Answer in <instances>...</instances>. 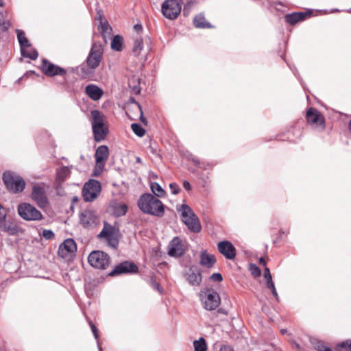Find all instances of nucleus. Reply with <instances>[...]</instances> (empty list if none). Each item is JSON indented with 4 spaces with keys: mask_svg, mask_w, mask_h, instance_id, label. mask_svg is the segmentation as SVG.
I'll return each instance as SVG.
<instances>
[{
    "mask_svg": "<svg viewBox=\"0 0 351 351\" xmlns=\"http://www.w3.org/2000/svg\"><path fill=\"white\" fill-rule=\"evenodd\" d=\"M16 33L21 49H23L24 47L29 48L30 43L28 39L26 38L25 32L22 30L17 29Z\"/></svg>",
    "mask_w": 351,
    "mask_h": 351,
    "instance_id": "obj_29",
    "label": "nucleus"
},
{
    "mask_svg": "<svg viewBox=\"0 0 351 351\" xmlns=\"http://www.w3.org/2000/svg\"><path fill=\"white\" fill-rule=\"evenodd\" d=\"M98 347H99V351H101V348L99 346V344H98Z\"/></svg>",
    "mask_w": 351,
    "mask_h": 351,
    "instance_id": "obj_57",
    "label": "nucleus"
},
{
    "mask_svg": "<svg viewBox=\"0 0 351 351\" xmlns=\"http://www.w3.org/2000/svg\"><path fill=\"white\" fill-rule=\"evenodd\" d=\"M210 279L212 281L219 282L223 280V277L222 275L219 273H214L210 276Z\"/></svg>",
    "mask_w": 351,
    "mask_h": 351,
    "instance_id": "obj_44",
    "label": "nucleus"
},
{
    "mask_svg": "<svg viewBox=\"0 0 351 351\" xmlns=\"http://www.w3.org/2000/svg\"><path fill=\"white\" fill-rule=\"evenodd\" d=\"M307 123L313 128L324 130L325 129V119L316 108H309L306 111Z\"/></svg>",
    "mask_w": 351,
    "mask_h": 351,
    "instance_id": "obj_13",
    "label": "nucleus"
},
{
    "mask_svg": "<svg viewBox=\"0 0 351 351\" xmlns=\"http://www.w3.org/2000/svg\"><path fill=\"white\" fill-rule=\"evenodd\" d=\"M201 295L204 307L208 311L216 309L221 303L219 293L213 289H207Z\"/></svg>",
    "mask_w": 351,
    "mask_h": 351,
    "instance_id": "obj_11",
    "label": "nucleus"
},
{
    "mask_svg": "<svg viewBox=\"0 0 351 351\" xmlns=\"http://www.w3.org/2000/svg\"><path fill=\"white\" fill-rule=\"evenodd\" d=\"M183 186L186 191H190L191 189V185L189 181H184Z\"/></svg>",
    "mask_w": 351,
    "mask_h": 351,
    "instance_id": "obj_50",
    "label": "nucleus"
},
{
    "mask_svg": "<svg viewBox=\"0 0 351 351\" xmlns=\"http://www.w3.org/2000/svg\"><path fill=\"white\" fill-rule=\"evenodd\" d=\"M49 188V186L43 182L36 183L32 186L30 197L40 208H45L49 204L47 195Z\"/></svg>",
    "mask_w": 351,
    "mask_h": 351,
    "instance_id": "obj_5",
    "label": "nucleus"
},
{
    "mask_svg": "<svg viewBox=\"0 0 351 351\" xmlns=\"http://www.w3.org/2000/svg\"><path fill=\"white\" fill-rule=\"evenodd\" d=\"M259 263L263 265H265V264H266V262L263 258H261L259 259Z\"/></svg>",
    "mask_w": 351,
    "mask_h": 351,
    "instance_id": "obj_52",
    "label": "nucleus"
},
{
    "mask_svg": "<svg viewBox=\"0 0 351 351\" xmlns=\"http://www.w3.org/2000/svg\"><path fill=\"white\" fill-rule=\"evenodd\" d=\"M117 232L115 227L104 222V228L97 237L101 239H104L109 246L115 248L119 243Z\"/></svg>",
    "mask_w": 351,
    "mask_h": 351,
    "instance_id": "obj_8",
    "label": "nucleus"
},
{
    "mask_svg": "<svg viewBox=\"0 0 351 351\" xmlns=\"http://www.w3.org/2000/svg\"><path fill=\"white\" fill-rule=\"evenodd\" d=\"M9 21L4 20L3 14L0 11V27H1L3 31H5L9 28Z\"/></svg>",
    "mask_w": 351,
    "mask_h": 351,
    "instance_id": "obj_39",
    "label": "nucleus"
},
{
    "mask_svg": "<svg viewBox=\"0 0 351 351\" xmlns=\"http://www.w3.org/2000/svg\"><path fill=\"white\" fill-rule=\"evenodd\" d=\"M307 14L305 12H295L285 16V21L290 25H294L298 22L304 20Z\"/></svg>",
    "mask_w": 351,
    "mask_h": 351,
    "instance_id": "obj_25",
    "label": "nucleus"
},
{
    "mask_svg": "<svg viewBox=\"0 0 351 351\" xmlns=\"http://www.w3.org/2000/svg\"><path fill=\"white\" fill-rule=\"evenodd\" d=\"M3 180L7 189L13 193L23 192L26 185L24 179L14 172H4L3 173Z\"/></svg>",
    "mask_w": 351,
    "mask_h": 351,
    "instance_id": "obj_4",
    "label": "nucleus"
},
{
    "mask_svg": "<svg viewBox=\"0 0 351 351\" xmlns=\"http://www.w3.org/2000/svg\"><path fill=\"white\" fill-rule=\"evenodd\" d=\"M349 128L351 130V119H350V124H349Z\"/></svg>",
    "mask_w": 351,
    "mask_h": 351,
    "instance_id": "obj_56",
    "label": "nucleus"
},
{
    "mask_svg": "<svg viewBox=\"0 0 351 351\" xmlns=\"http://www.w3.org/2000/svg\"><path fill=\"white\" fill-rule=\"evenodd\" d=\"M42 235L47 240L52 239L55 237L53 232L51 230H44Z\"/></svg>",
    "mask_w": 351,
    "mask_h": 351,
    "instance_id": "obj_41",
    "label": "nucleus"
},
{
    "mask_svg": "<svg viewBox=\"0 0 351 351\" xmlns=\"http://www.w3.org/2000/svg\"><path fill=\"white\" fill-rule=\"evenodd\" d=\"M131 128L133 132L139 137L143 136L145 134V129L138 123H132L131 125Z\"/></svg>",
    "mask_w": 351,
    "mask_h": 351,
    "instance_id": "obj_36",
    "label": "nucleus"
},
{
    "mask_svg": "<svg viewBox=\"0 0 351 351\" xmlns=\"http://www.w3.org/2000/svg\"><path fill=\"white\" fill-rule=\"evenodd\" d=\"M132 102L134 104V108H136V110H137L139 112H140V120L141 121L144 123V124H147V120L143 116V110H142V108L141 106V105L136 102L134 99H132Z\"/></svg>",
    "mask_w": 351,
    "mask_h": 351,
    "instance_id": "obj_38",
    "label": "nucleus"
},
{
    "mask_svg": "<svg viewBox=\"0 0 351 351\" xmlns=\"http://www.w3.org/2000/svg\"><path fill=\"white\" fill-rule=\"evenodd\" d=\"M101 192V184L96 180H90L82 189V196L85 202L93 201Z\"/></svg>",
    "mask_w": 351,
    "mask_h": 351,
    "instance_id": "obj_12",
    "label": "nucleus"
},
{
    "mask_svg": "<svg viewBox=\"0 0 351 351\" xmlns=\"http://www.w3.org/2000/svg\"><path fill=\"white\" fill-rule=\"evenodd\" d=\"M195 351H206L207 345L204 337H200L198 340L193 341Z\"/></svg>",
    "mask_w": 351,
    "mask_h": 351,
    "instance_id": "obj_33",
    "label": "nucleus"
},
{
    "mask_svg": "<svg viewBox=\"0 0 351 351\" xmlns=\"http://www.w3.org/2000/svg\"><path fill=\"white\" fill-rule=\"evenodd\" d=\"M90 116V121L94 140L96 142H101L106 138L109 133L108 121L104 113L98 110H91Z\"/></svg>",
    "mask_w": 351,
    "mask_h": 351,
    "instance_id": "obj_1",
    "label": "nucleus"
},
{
    "mask_svg": "<svg viewBox=\"0 0 351 351\" xmlns=\"http://www.w3.org/2000/svg\"><path fill=\"white\" fill-rule=\"evenodd\" d=\"M136 162H141V158H136Z\"/></svg>",
    "mask_w": 351,
    "mask_h": 351,
    "instance_id": "obj_55",
    "label": "nucleus"
},
{
    "mask_svg": "<svg viewBox=\"0 0 351 351\" xmlns=\"http://www.w3.org/2000/svg\"><path fill=\"white\" fill-rule=\"evenodd\" d=\"M155 289H156L158 291H160V285L158 283H156L154 285Z\"/></svg>",
    "mask_w": 351,
    "mask_h": 351,
    "instance_id": "obj_53",
    "label": "nucleus"
},
{
    "mask_svg": "<svg viewBox=\"0 0 351 351\" xmlns=\"http://www.w3.org/2000/svg\"><path fill=\"white\" fill-rule=\"evenodd\" d=\"M19 216L26 221H40L43 215L36 207L29 203H21L17 207Z\"/></svg>",
    "mask_w": 351,
    "mask_h": 351,
    "instance_id": "obj_6",
    "label": "nucleus"
},
{
    "mask_svg": "<svg viewBox=\"0 0 351 351\" xmlns=\"http://www.w3.org/2000/svg\"><path fill=\"white\" fill-rule=\"evenodd\" d=\"M77 251V245L73 239H67L62 243L58 248V255L63 258L72 257Z\"/></svg>",
    "mask_w": 351,
    "mask_h": 351,
    "instance_id": "obj_15",
    "label": "nucleus"
},
{
    "mask_svg": "<svg viewBox=\"0 0 351 351\" xmlns=\"http://www.w3.org/2000/svg\"><path fill=\"white\" fill-rule=\"evenodd\" d=\"M123 37L116 35L113 37L111 42V48L116 51H121L123 49Z\"/></svg>",
    "mask_w": 351,
    "mask_h": 351,
    "instance_id": "obj_30",
    "label": "nucleus"
},
{
    "mask_svg": "<svg viewBox=\"0 0 351 351\" xmlns=\"http://www.w3.org/2000/svg\"><path fill=\"white\" fill-rule=\"evenodd\" d=\"M3 5V2L2 0H0V6L2 7Z\"/></svg>",
    "mask_w": 351,
    "mask_h": 351,
    "instance_id": "obj_54",
    "label": "nucleus"
},
{
    "mask_svg": "<svg viewBox=\"0 0 351 351\" xmlns=\"http://www.w3.org/2000/svg\"><path fill=\"white\" fill-rule=\"evenodd\" d=\"M138 267L133 263L125 261L117 266L110 272L109 276H114L122 274L136 273Z\"/></svg>",
    "mask_w": 351,
    "mask_h": 351,
    "instance_id": "obj_17",
    "label": "nucleus"
},
{
    "mask_svg": "<svg viewBox=\"0 0 351 351\" xmlns=\"http://www.w3.org/2000/svg\"><path fill=\"white\" fill-rule=\"evenodd\" d=\"M109 156V149L106 145H100L95 152V158L97 166L104 168L105 162Z\"/></svg>",
    "mask_w": 351,
    "mask_h": 351,
    "instance_id": "obj_20",
    "label": "nucleus"
},
{
    "mask_svg": "<svg viewBox=\"0 0 351 351\" xmlns=\"http://www.w3.org/2000/svg\"><path fill=\"white\" fill-rule=\"evenodd\" d=\"M250 271H251V274L256 276V277H258L261 276V269H259L258 267H257L256 265L254 264H252L250 265Z\"/></svg>",
    "mask_w": 351,
    "mask_h": 351,
    "instance_id": "obj_40",
    "label": "nucleus"
},
{
    "mask_svg": "<svg viewBox=\"0 0 351 351\" xmlns=\"http://www.w3.org/2000/svg\"><path fill=\"white\" fill-rule=\"evenodd\" d=\"M80 223L84 228H92L98 221L95 211L93 210H84L80 215Z\"/></svg>",
    "mask_w": 351,
    "mask_h": 351,
    "instance_id": "obj_18",
    "label": "nucleus"
},
{
    "mask_svg": "<svg viewBox=\"0 0 351 351\" xmlns=\"http://www.w3.org/2000/svg\"><path fill=\"white\" fill-rule=\"evenodd\" d=\"M193 24L197 28H206L211 27L210 23L206 21V19L202 14H198L194 18Z\"/></svg>",
    "mask_w": 351,
    "mask_h": 351,
    "instance_id": "obj_28",
    "label": "nucleus"
},
{
    "mask_svg": "<svg viewBox=\"0 0 351 351\" xmlns=\"http://www.w3.org/2000/svg\"><path fill=\"white\" fill-rule=\"evenodd\" d=\"M85 93L94 101L99 100L104 94L103 90L95 84L87 85L85 88Z\"/></svg>",
    "mask_w": 351,
    "mask_h": 351,
    "instance_id": "obj_23",
    "label": "nucleus"
},
{
    "mask_svg": "<svg viewBox=\"0 0 351 351\" xmlns=\"http://www.w3.org/2000/svg\"><path fill=\"white\" fill-rule=\"evenodd\" d=\"M178 210L180 213L182 222L191 232L198 233L201 231L202 226L199 218L188 205H181Z\"/></svg>",
    "mask_w": 351,
    "mask_h": 351,
    "instance_id": "obj_3",
    "label": "nucleus"
},
{
    "mask_svg": "<svg viewBox=\"0 0 351 351\" xmlns=\"http://www.w3.org/2000/svg\"><path fill=\"white\" fill-rule=\"evenodd\" d=\"M192 4H193V2L190 1L186 5H184V10H183L184 16H186L189 15Z\"/></svg>",
    "mask_w": 351,
    "mask_h": 351,
    "instance_id": "obj_46",
    "label": "nucleus"
},
{
    "mask_svg": "<svg viewBox=\"0 0 351 351\" xmlns=\"http://www.w3.org/2000/svg\"><path fill=\"white\" fill-rule=\"evenodd\" d=\"M88 323H89L90 327L91 328V330L94 335L95 339H97L99 338V332H98V330H97L96 326H95V324L93 323V322L91 320H90L88 322Z\"/></svg>",
    "mask_w": 351,
    "mask_h": 351,
    "instance_id": "obj_45",
    "label": "nucleus"
},
{
    "mask_svg": "<svg viewBox=\"0 0 351 351\" xmlns=\"http://www.w3.org/2000/svg\"><path fill=\"white\" fill-rule=\"evenodd\" d=\"M217 248L219 252L227 259L232 260L236 256V249L230 241H220L217 244Z\"/></svg>",
    "mask_w": 351,
    "mask_h": 351,
    "instance_id": "obj_19",
    "label": "nucleus"
},
{
    "mask_svg": "<svg viewBox=\"0 0 351 351\" xmlns=\"http://www.w3.org/2000/svg\"><path fill=\"white\" fill-rule=\"evenodd\" d=\"M266 287L271 291L272 295L274 296L276 301H278L279 297L272 279L266 281Z\"/></svg>",
    "mask_w": 351,
    "mask_h": 351,
    "instance_id": "obj_37",
    "label": "nucleus"
},
{
    "mask_svg": "<svg viewBox=\"0 0 351 351\" xmlns=\"http://www.w3.org/2000/svg\"><path fill=\"white\" fill-rule=\"evenodd\" d=\"M150 188L155 195L158 197H162L165 195V192L158 183L152 182L151 184Z\"/></svg>",
    "mask_w": 351,
    "mask_h": 351,
    "instance_id": "obj_35",
    "label": "nucleus"
},
{
    "mask_svg": "<svg viewBox=\"0 0 351 351\" xmlns=\"http://www.w3.org/2000/svg\"><path fill=\"white\" fill-rule=\"evenodd\" d=\"M185 251L186 247L184 243L178 237H174L168 245V254L171 257H181Z\"/></svg>",
    "mask_w": 351,
    "mask_h": 351,
    "instance_id": "obj_16",
    "label": "nucleus"
},
{
    "mask_svg": "<svg viewBox=\"0 0 351 351\" xmlns=\"http://www.w3.org/2000/svg\"><path fill=\"white\" fill-rule=\"evenodd\" d=\"M187 280L193 286H198L202 282V274L199 269L191 267L186 274Z\"/></svg>",
    "mask_w": 351,
    "mask_h": 351,
    "instance_id": "obj_22",
    "label": "nucleus"
},
{
    "mask_svg": "<svg viewBox=\"0 0 351 351\" xmlns=\"http://www.w3.org/2000/svg\"><path fill=\"white\" fill-rule=\"evenodd\" d=\"M182 5L178 0H165L161 6V11L164 16L168 19L173 20L180 14Z\"/></svg>",
    "mask_w": 351,
    "mask_h": 351,
    "instance_id": "obj_7",
    "label": "nucleus"
},
{
    "mask_svg": "<svg viewBox=\"0 0 351 351\" xmlns=\"http://www.w3.org/2000/svg\"><path fill=\"white\" fill-rule=\"evenodd\" d=\"M216 263V258L214 255L209 254L206 250L202 251L200 255V264L206 267H212Z\"/></svg>",
    "mask_w": 351,
    "mask_h": 351,
    "instance_id": "obj_24",
    "label": "nucleus"
},
{
    "mask_svg": "<svg viewBox=\"0 0 351 351\" xmlns=\"http://www.w3.org/2000/svg\"><path fill=\"white\" fill-rule=\"evenodd\" d=\"M70 169L68 167H62L57 170V179L62 182L70 174Z\"/></svg>",
    "mask_w": 351,
    "mask_h": 351,
    "instance_id": "obj_34",
    "label": "nucleus"
},
{
    "mask_svg": "<svg viewBox=\"0 0 351 351\" xmlns=\"http://www.w3.org/2000/svg\"><path fill=\"white\" fill-rule=\"evenodd\" d=\"M264 278H265L266 281L272 279L270 270L267 267H265L264 269Z\"/></svg>",
    "mask_w": 351,
    "mask_h": 351,
    "instance_id": "obj_47",
    "label": "nucleus"
},
{
    "mask_svg": "<svg viewBox=\"0 0 351 351\" xmlns=\"http://www.w3.org/2000/svg\"><path fill=\"white\" fill-rule=\"evenodd\" d=\"M169 187L171 193L174 195L178 194L181 191L180 186L175 182L171 183Z\"/></svg>",
    "mask_w": 351,
    "mask_h": 351,
    "instance_id": "obj_42",
    "label": "nucleus"
},
{
    "mask_svg": "<svg viewBox=\"0 0 351 351\" xmlns=\"http://www.w3.org/2000/svg\"><path fill=\"white\" fill-rule=\"evenodd\" d=\"M339 346L343 348L344 351H351V341L348 340L343 341Z\"/></svg>",
    "mask_w": 351,
    "mask_h": 351,
    "instance_id": "obj_43",
    "label": "nucleus"
},
{
    "mask_svg": "<svg viewBox=\"0 0 351 351\" xmlns=\"http://www.w3.org/2000/svg\"><path fill=\"white\" fill-rule=\"evenodd\" d=\"M40 69L45 75L49 77L56 75L64 77L66 74V71L64 69L51 63L47 59L42 60Z\"/></svg>",
    "mask_w": 351,
    "mask_h": 351,
    "instance_id": "obj_14",
    "label": "nucleus"
},
{
    "mask_svg": "<svg viewBox=\"0 0 351 351\" xmlns=\"http://www.w3.org/2000/svg\"><path fill=\"white\" fill-rule=\"evenodd\" d=\"M134 29L138 32L139 33L140 32L142 31L143 29V27L141 24H136L134 26Z\"/></svg>",
    "mask_w": 351,
    "mask_h": 351,
    "instance_id": "obj_51",
    "label": "nucleus"
},
{
    "mask_svg": "<svg viewBox=\"0 0 351 351\" xmlns=\"http://www.w3.org/2000/svg\"><path fill=\"white\" fill-rule=\"evenodd\" d=\"M128 206L125 203H116L113 206V214L116 217H121L126 214Z\"/></svg>",
    "mask_w": 351,
    "mask_h": 351,
    "instance_id": "obj_26",
    "label": "nucleus"
},
{
    "mask_svg": "<svg viewBox=\"0 0 351 351\" xmlns=\"http://www.w3.org/2000/svg\"><path fill=\"white\" fill-rule=\"evenodd\" d=\"M21 52L23 56L29 58L31 60H36L38 56L37 51L32 48L31 46L29 47V48H23V49H21Z\"/></svg>",
    "mask_w": 351,
    "mask_h": 351,
    "instance_id": "obj_31",
    "label": "nucleus"
},
{
    "mask_svg": "<svg viewBox=\"0 0 351 351\" xmlns=\"http://www.w3.org/2000/svg\"><path fill=\"white\" fill-rule=\"evenodd\" d=\"M138 206L144 213L156 217H162L165 213V206L162 202L150 193H145L140 197Z\"/></svg>",
    "mask_w": 351,
    "mask_h": 351,
    "instance_id": "obj_2",
    "label": "nucleus"
},
{
    "mask_svg": "<svg viewBox=\"0 0 351 351\" xmlns=\"http://www.w3.org/2000/svg\"><path fill=\"white\" fill-rule=\"evenodd\" d=\"M143 49V39L140 36H136L134 38V45L132 51L135 56H138Z\"/></svg>",
    "mask_w": 351,
    "mask_h": 351,
    "instance_id": "obj_27",
    "label": "nucleus"
},
{
    "mask_svg": "<svg viewBox=\"0 0 351 351\" xmlns=\"http://www.w3.org/2000/svg\"><path fill=\"white\" fill-rule=\"evenodd\" d=\"M88 261L90 265L97 269H105L110 263V257L108 254L101 251H93L88 257Z\"/></svg>",
    "mask_w": 351,
    "mask_h": 351,
    "instance_id": "obj_9",
    "label": "nucleus"
},
{
    "mask_svg": "<svg viewBox=\"0 0 351 351\" xmlns=\"http://www.w3.org/2000/svg\"><path fill=\"white\" fill-rule=\"evenodd\" d=\"M99 30L104 39H106L107 36H110L112 33V27L107 22L101 21Z\"/></svg>",
    "mask_w": 351,
    "mask_h": 351,
    "instance_id": "obj_32",
    "label": "nucleus"
},
{
    "mask_svg": "<svg viewBox=\"0 0 351 351\" xmlns=\"http://www.w3.org/2000/svg\"><path fill=\"white\" fill-rule=\"evenodd\" d=\"M0 230L10 235H16L23 232L22 228L12 221H3L0 223Z\"/></svg>",
    "mask_w": 351,
    "mask_h": 351,
    "instance_id": "obj_21",
    "label": "nucleus"
},
{
    "mask_svg": "<svg viewBox=\"0 0 351 351\" xmlns=\"http://www.w3.org/2000/svg\"><path fill=\"white\" fill-rule=\"evenodd\" d=\"M103 56V49L100 44L94 43L86 58L87 66L94 70L97 68L101 62Z\"/></svg>",
    "mask_w": 351,
    "mask_h": 351,
    "instance_id": "obj_10",
    "label": "nucleus"
},
{
    "mask_svg": "<svg viewBox=\"0 0 351 351\" xmlns=\"http://www.w3.org/2000/svg\"><path fill=\"white\" fill-rule=\"evenodd\" d=\"M285 332V330H282V333H284Z\"/></svg>",
    "mask_w": 351,
    "mask_h": 351,
    "instance_id": "obj_58",
    "label": "nucleus"
},
{
    "mask_svg": "<svg viewBox=\"0 0 351 351\" xmlns=\"http://www.w3.org/2000/svg\"><path fill=\"white\" fill-rule=\"evenodd\" d=\"M6 216V213L5 211L4 208L0 204V223L2 222Z\"/></svg>",
    "mask_w": 351,
    "mask_h": 351,
    "instance_id": "obj_48",
    "label": "nucleus"
},
{
    "mask_svg": "<svg viewBox=\"0 0 351 351\" xmlns=\"http://www.w3.org/2000/svg\"><path fill=\"white\" fill-rule=\"evenodd\" d=\"M219 351H234V350L230 346L223 345L221 347Z\"/></svg>",
    "mask_w": 351,
    "mask_h": 351,
    "instance_id": "obj_49",
    "label": "nucleus"
}]
</instances>
